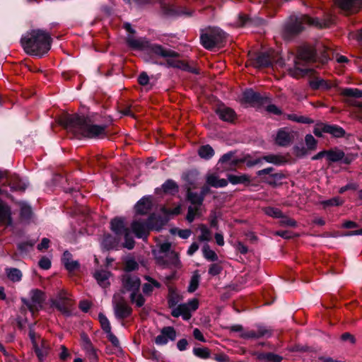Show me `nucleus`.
<instances>
[{"label":"nucleus","mask_w":362,"mask_h":362,"mask_svg":"<svg viewBox=\"0 0 362 362\" xmlns=\"http://www.w3.org/2000/svg\"><path fill=\"white\" fill-rule=\"evenodd\" d=\"M127 45L134 50L145 51L147 55L144 59L153 64L165 66L167 68L178 69L194 74H199V71L185 61L180 60V54L163 45L152 43L145 37L135 39L127 38Z\"/></svg>","instance_id":"1"},{"label":"nucleus","mask_w":362,"mask_h":362,"mask_svg":"<svg viewBox=\"0 0 362 362\" xmlns=\"http://www.w3.org/2000/svg\"><path fill=\"white\" fill-rule=\"evenodd\" d=\"M334 22V17L329 14L323 18L311 17L309 14L291 15L283 24L281 33L284 40L290 41L304 31L305 24L317 28H326Z\"/></svg>","instance_id":"2"},{"label":"nucleus","mask_w":362,"mask_h":362,"mask_svg":"<svg viewBox=\"0 0 362 362\" xmlns=\"http://www.w3.org/2000/svg\"><path fill=\"white\" fill-rule=\"evenodd\" d=\"M62 124L67 131L73 132L76 136L101 139L107 136V124H95L89 117L78 114L65 117L62 120Z\"/></svg>","instance_id":"3"},{"label":"nucleus","mask_w":362,"mask_h":362,"mask_svg":"<svg viewBox=\"0 0 362 362\" xmlns=\"http://www.w3.org/2000/svg\"><path fill=\"white\" fill-rule=\"evenodd\" d=\"M52 42L50 35L40 29L32 30L21 39V43L25 52L39 58L49 52Z\"/></svg>","instance_id":"4"},{"label":"nucleus","mask_w":362,"mask_h":362,"mask_svg":"<svg viewBox=\"0 0 362 362\" xmlns=\"http://www.w3.org/2000/svg\"><path fill=\"white\" fill-rule=\"evenodd\" d=\"M317 51L314 47L309 45L299 47L294 61L295 66L288 70L289 75L293 78H299L307 75L312 71V69L301 68L300 66H305L308 64L314 63L317 62Z\"/></svg>","instance_id":"5"},{"label":"nucleus","mask_w":362,"mask_h":362,"mask_svg":"<svg viewBox=\"0 0 362 362\" xmlns=\"http://www.w3.org/2000/svg\"><path fill=\"white\" fill-rule=\"evenodd\" d=\"M227 37V33L218 27L209 26L200 30V43L210 51L223 47Z\"/></svg>","instance_id":"6"},{"label":"nucleus","mask_w":362,"mask_h":362,"mask_svg":"<svg viewBox=\"0 0 362 362\" xmlns=\"http://www.w3.org/2000/svg\"><path fill=\"white\" fill-rule=\"evenodd\" d=\"M30 296L31 302L25 297L21 298L22 303L26 307L22 306L21 308V312L25 314L26 310H28L32 315L35 317L36 313L42 309L46 296L45 292L38 288L30 290Z\"/></svg>","instance_id":"7"},{"label":"nucleus","mask_w":362,"mask_h":362,"mask_svg":"<svg viewBox=\"0 0 362 362\" xmlns=\"http://www.w3.org/2000/svg\"><path fill=\"white\" fill-rule=\"evenodd\" d=\"M51 306L55 308L64 316L69 317L72 315L73 300L66 296L65 292L60 291L56 298L51 299Z\"/></svg>","instance_id":"8"},{"label":"nucleus","mask_w":362,"mask_h":362,"mask_svg":"<svg viewBox=\"0 0 362 362\" xmlns=\"http://www.w3.org/2000/svg\"><path fill=\"white\" fill-rule=\"evenodd\" d=\"M199 308V300L197 298L189 300L187 303L179 304L177 308L173 309L171 315L174 317L182 316L184 320H189L192 317V311H195Z\"/></svg>","instance_id":"9"},{"label":"nucleus","mask_w":362,"mask_h":362,"mask_svg":"<svg viewBox=\"0 0 362 362\" xmlns=\"http://www.w3.org/2000/svg\"><path fill=\"white\" fill-rule=\"evenodd\" d=\"M159 2L161 12L166 17H177L180 16L189 17L192 15L193 11L186 7L177 6L168 4L167 1Z\"/></svg>","instance_id":"10"},{"label":"nucleus","mask_w":362,"mask_h":362,"mask_svg":"<svg viewBox=\"0 0 362 362\" xmlns=\"http://www.w3.org/2000/svg\"><path fill=\"white\" fill-rule=\"evenodd\" d=\"M243 100L251 106H262L270 102L267 96L262 95L259 92L255 91L252 88H246L243 93Z\"/></svg>","instance_id":"11"},{"label":"nucleus","mask_w":362,"mask_h":362,"mask_svg":"<svg viewBox=\"0 0 362 362\" xmlns=\"http://www.w3.org/2000/svg\"><path fill=\"white\" fill-rule=\"evenodd\" d=\"M122 286V293L125 292L139 293L141 287V279L137 276H133L129 274H124L121 277Z\"/></svg>","instance_id":"12"},{"label":"nucleus","mask_w":362,"mask_h":362,"mask_svg":"<svg viewBox=\"0 0 362 362\" xmlns=\"http://www.w3.org/2000/svg\"><path fill=\"white\" fill-rule=\"evenodd\" d=\"M257 330H246L240 334V337L244 339H260L264 337H269L272 334V331L262 325H257Z\"/></svg>","instance_id":"13"},{"label":"nucleus","mask_w":362,"mask_h":362,"mask_svg":"<svg viewBox=\"0 0 362 362\" xmlns=\"http://www.w3.org/2000/svg\"><path fill=\"white\" fill-rule=\"evenodd\" d=\"M176 339V331L173 327L167 326L162 328L160 334L155 338V343L159 346L168 344V341H175Z\"/></svg>","instance_id":"14"},{"label":"nucleus","mask_w":362,"mask_h":362,"mask_svg":"<svg viewBox=\"0 0 362 362\" xmlns=\"http://www.w3.org/2000/svg\"><path fill=\"white\" fill-rule=\"evenodd\" d=\"M215 112L221 120L228 123H233L237 117L235 112L224 104L219 105L215 109Z\"/></svg>","instance_id":"15"},{"label":"nucleus","mask_w":362,"mask_h":362,"mask_svg":"<svg viewBox=\"0 0 362 362\" xmlns=\"http://www.w3.org/2000/svg\"><path fill=\"white\" fill-rule=\"evenodd\" d=\"M132 232L138 238L147 240L149 235L150 228H148V223L139 221H134L131 224Z\"/></svg>","instance_id":"16"},{"label":"nucleus","mask_w":362,"mask_h":362,"mask_svg":"<svg viewBox=\"0 0 362 362\" xmlns=\"http://www.w3.org/2000/svg\"><path fill=\"white\" fill-rule=\"evenodd\" d=\"M178 192L179 185L175 180L172 179H168L165 181L160 187H157L155 189V193L157 194L163 193L165 194H170L174 196L178 193Z\"/></svg>","instance_id":"17"},{"label":"nucleus","mask_w":362,"mask_h":362,"mask_svg":"<svg viewBox=\"0 0 362 362\" xmlns=\"http://www.w3.org/2000/svg\"><path fill=\"white\" fill-rule=\"evenodd\" d=\"M264 20L261 18H251L245 13H239L238 24L241 27H257L262 25Z\"/></svg>","instance_id":"18"},{"label":"nucleus","mask_w":362,"mask_h":362,"mask_svg":"<svg viewBox=\"0 0 362 362\" xmlns=\"http://www.w3.org/2000/svg\"><path fill=\"white\" fill-rule=\"evenodd\" d=\"M110 230L117 236H122L124 233L129 230L125 226L124 218L116 216L110 221Z\"/></svg>","instance_id":"19"},{"label":"nucleus","mask_w":362,"mask_h":362,"mask_svg":"<svg viewBox=\"0 0 362 362\" xmlns=\"http://www.w3.org/2000/svg\"><path fill=\"white\" fill-rule=\"evenodd\" d=\"M146 221L151 230L160 231L166 224L168 220L160 215L151 214L146 219Z\"/></svg>","instance_id":"20"},{"label":"nucleus","mask_w":362,"mask_h":362,"mask_svg":"<svg viewBox=\"0 0 362 362\" xmlns=\"http://www.w3.org/2000/svg\"><path fill=\"white\" fill-rule=\"evenodd\" d=\"M252 64L255 68H268L272 66V62L270 55L267 52H261L251 59Z\"/></svg>","instance_id":"21"},{"label":"nucleus","mask_w":362,"mask_h":362,"mask_svg":"<svg viewBox=\"0 0 362 362\" xmlns=\"http://www.w3.org/2000/svg\"><path fill=\"white\" fill-rule=\"evenodd\" d=\"M135 211L139 215H146L152 209V199L151 196H144L137 202Z\"/></svg>","instance_id":"22"},{"label":"nucleus","mask_w":362,"mask_h":362,"mask_svg":"<svg viewBox=\"0 0 362 362\" xmlns=\"http://www.w3.org/2000/svg\"><path fill=\"white\" fill-rule=\"evenodd\" d=\"M0 223L6 226L13 225L11 207L0 198Z\"/></svg>","instance_id":"23"},{"label":"nucleus","mask_w":362,"mask_h":362,"mask_svg":"<svg viewBox=\"0 0 362 362\" xmlns=\"http://www.w3.org/2000/svg\"><path fill=\"white\" fill-rule=\"evenodd\" d=\"M293 137L285 128L278 129L275 138L276 144L279 146H288L293 141Z\"/></svg>","instance_id":"24"},{"label":"nucleus","mask_w":362,"mask_h":362,"mask_svg":"<svg viewBox=\"0 0 362 362\" xmlns=\"http://www.w3.org/2000/svg\"><path fill=\"white\" fill-rule=\"evenodd\" d=\"M115 315L117 319L124 320L132 313V308L124 302H119L114 307Z\"/></svg>","instance_id":"25"},{"label":"nucleus","mask_w":362,"mask_h":362,"mask_svg":"<svg viewBox=\"0 0 362 362\" xmlns=\"http://www.w3.org/2000/svg\"><path fill=\"white\" fill-rule=\"evenodd\" d=\"M251 355L255 356L258 361L265 362H281L283 357L273 352L252 351Z\"/></svg>","instance_id":"26"},{"label":"nucleus","mask_w":362,"mask_h":362,"mask_svg":"<svg viewBox=\"0 0 362 362\" xmlns=\"http://www.w3.org/2000/svg\"><path fill=\"white\" fill-rule=\"evenodd\" d=\"M120 237L107 233L104 235L102 241V246L105 250H117L119 247Z\"/></svg>","instance_id":"27"},{"label":"nucleus","mask_w":362,"mask_h":362,"mask_svg":"<svg viewBox=\"0 0 362 362\" xmlns=\"http://www.w3.org/2000/svg\"><path fill=\"white\" fill-rule=\"evenodd\" d=\"M6 182L11 192H24L27 188V185L16 175H9Z\"/></svg>","instance_id":"28"},{"label":"nucleus","mask_w":362,"mask_h":362,"mask_svg":"<svg viewBox=\"0 0 362 362\" xmlns=\"http://www.w3.org/2000/svg\"><path fill=\"white\" fill-rule=\"evenodd\" d=\"M309 86L313 90H329L332 88V84L329 81L315 77L309 81Z\"/></svg>","instance_id":"29"},{"label":"nucleus","mask_w":362,"mask_h":362,"mask_svg":"<svg viewBox=\"0 0 362 362\" xmlns=\"http://www.w3.org/2000/svg\"><path fill=\"white\" fill-rule=\"evenodd\" d=\"M322 131L336 139L343 138L346 135V131L341 127L334 124L325 123V127Z\"/></svg>","instance_id":"30"},{"label":"nucleus","mask_w":362,"mask_h":362,"mask_svg":"<svg viewBox=\"0 0 362 362\" xmlns=\"http://www.w3.org/2000/svg\"><path fill=\"white\" fill-rule=\"evenodd\" d=\"M346 14L357 12L362 7V1H335Z\"/></svg>","instance_id":"31"},{"label":"nucleus","mask_w":362,"mask_h":362,"mask_svg":"<svg viewBox=\"0 0 362 362\" xmlns=\"http://www.w3.org/2000/svg\"><path fill=\"white\" fill-rule=\"evenodd\" d=\"M284 178H286V175L283 173H274L270 176L262 177V182L272 187H276L282 185L281 180Z\"/></svg>","instance_id":"32"},{"label":"nucleus","mask_w":362,"mask_h":362,"mask_svg":"<svg viewBox=\"0 0 362 362\" xmlns=\"http://www.w3.org/2000/svg\"><path fill=\"white\" fill-rule=\"evenodd\" d=\"M112 273L109 271L100 269L94 272L93 276L97 281L98 284L103 288H107L110 285L109 278Z\"/></svg>","instance_id":"33"},{"label":"nucleus","mask_w":362,"mask_h":362,"mask_svg":"<svg viewBox=\"0 0 362 362\" xmlns=\"http://www.w3.org/2000/svg\"><path fill=\"white\" fill-rule=\"evenodd\" d=\"M227 178L229 182L234 185L243 184L245 187H249L250 185V176L247 174H242L240 175L228 174Z\"/></svg>","instance_id":"34"},{"label":"nucleus","mask_w":362,"mask_h":362,"mask_svg":"<svg viewBox=\"0 0 362 362\" xmlns=\"http://www.w3.org/2000/svg\"><path fill=\"white\" fill-rule=\"evenodd\" d=\"M235 154V151H228V153L223 154L218 160V163L223 164H228L230 167H235L240 163L243 162V160H240L237 158H233Z\"/></svg>","instance_id":"35"},{"label":"nucleus","mask_w":362,"mask_h":362,"mask_svg":"<svg viewBox=\"0 0 362 362\" xmlns=\"http://www.w3.org/2000/svg\"><path fill=\"white\" fill-rule=\"evenodd\" d=\"M259 3H262V11L264 12L268 16L273 17L276 11L278 8L280 6L279 4H276V1H259Z\"/></svg>","instance_id":"36"},{"label":"nucleus","mask_w":362,"mask_h":362,"mask_svg":"<svg viewBox=\"0 0 362 362\" xmlns=\"http://www.w3.org/2000/svg\"><path fill=\"white\" fill-rule=\"evenodd\" d=\"M186 199L194 206H202L204 202L203 198L199 196V194L192 192L189 187L186 191Z\"/></svg>","instance_id":"37"},{"label":"nucleus","mask_w":362,"mask_h":362,"mask_svg":"<svg viewBox=\"0 0 362 362\" xmlns=\"http://www.w3.org/2000/svg\"><path fill=\"white\" fill-rule=\"evenodd\" d=\"M5 272L8 279L13 282H18L22 279L23 274L18 268L8 267Z\"/></svg>","instance_id":"38"},{"label":"nucleus","mask_w":362,"mask_h":362,"mask_svg":"<svg viewBox=\"0 0 362 362\" xmlns=\"http://www.w3.org/2000/svg\"><path fill=\"white\" fill-rule=\"evenodd\" d=\"M214 153V148L209 144L201 146L198 150V155L206 160H210Z\"/></svg>","instance_id":"39"},{"label":"nucleus","mask_w":362,"mask_h":362,"mask_svg":"<svg viewBox=\"0 0 362 362\" xmlns=\"http://www.w3.org/2000/svg\"><path fill=\"white\" fill-rule=\"evenodd\" d=\"M168 305L170 308H175L176 305L181 300V296L172 288H169V293L167 297Z\"/></svg>","instance_id":"40"},{"label":"nucleus","mask_w":362,"mask_h":362,"mask_svg":"<svg viewBox=\"0 0 362 362\" xmlns=\"http://www.w3.org/2000/svg\"><path fill=\"white\" fill-rule=\"evenodd\" d=\"M124 268L123 270L126 273H129L132 272H134L139 269V265L138 262L135 260L134 257H126L124 261Z\"/></svg>","instance_id":"41"},{"label":"nucleus","mask_w":362,"mask_h":362,"mask_svg":"<svg viewBox=\"0 0 362 362\" xmlns=\"http://www.w3.org/2000/svg\"><path fill=\"white\" fill-rule=\"evenodd\" d=\"M33 211L31 206L24 204L21 206L20 218L21 221L29 223L33 217Z\"/></svg>","instance_id":"42"},{"label":"nucleus","mask_w":362,"mask_h":362,"mask_svg":"<svg viewBox=\"0 0 362 362\" xmlns=\"http://www.w3.org/2000/svg\"><path fill=\"white\" fill-rule=\"evenodd\" d=\"M344 152L341 150H327V160L330 163H336L342 160Z\"/></svg>","instance_id":"43"},{"label":"nucleus","mask_w":362,"mask_h":362,"mask_svg":"<svg viewBox=\"0 0 362 362\" xmlns=\"http://www.w3.org/2000/svg\"><path fill=\"white\" fill-rule=\"evenodd\" d=\"M35 244V241L33 240L20 242L17 244V249L21 253L27 254L33 249Z\"/></svg>","instance_id":"44"},{"label":"nucleus","mask_w":362,"mask_h":362,"mask_svg":"<svg viewBox=\"0 0 362 362\" xmlns=\"http://www.w3.org/2000/svg\"><path fill=\"white\" fill-rule=\"evenodd\" d=\"M129 299L132 303H134L136 307L141 308L144 306L146 302V299L141 293H131Z\"/></svg>","instance_id":"45"},{"label":"nucleus","mask_w":362,"mask_h":362,"mask_svg":"<svg viewBox=\"0 0 362 362\" xmlns=\"http://www.w3.org/2000/svg\"><path fill=\"white\" fill-rule=\"evenodd\" d=\"M203 255L205 259L211 262H216L218 259L217 254L212 250L210 249V246L208 244H205L202 248Z\"/></svg>","instance_id":"46"},{"label":"nucleus","mask_w":362,"mask_h":362,"mask_svg":"<svg viewBox=\"0 0 362 362\" xmlns=\"http://www.w3.org/2000/svg\"><path fill=\"white\" fill-rule=\"evenodd\" d=\"M200 281V275L198 272L196 271L192 276L189 281V284L187 288V291L189 293H194L199 287Z\"/></svg>","instance_id":"47"},{"label":"nucleus","mask_w":362,"mask_h":362,"mask_svg":"<svg viewBox=\"0 0 362 362\" xmlns=\"http://www.w3.org/2000/svg\"><path fill=\"white\" fill-rule=\"evenodd\" d=\"M262 160H265L267 163H273L276 165H281L284 160V158L278 155L269 154L262 157Z\"/></svg>","instance_id":"48"},{"label":"nucleus","mask_w":362,"mask_h":362,"mask_svg":"<svg viewBox=\"0 0 362 362\" xmlns=\"http://www.w3.org/2000/svg\"><path fill=\"white\" fill-rule=\"evenodd\" d=\"M344 200L339 197H334L329 199L324 200L321 202L322 205L325 207L329 206H339L342 205Z\"/></svg>","instance_id":"49"},{"label":"nucleus","mask_w":362,"mask_h":362,"mask_svg":"<svg viewBox=\"0 0 362 362\" xmlns=\"http://www.w3.org/2000/svg\"><path fill=\"white\" fill-rule=\"evenodd\" d=\"M361 90L358 88H345L342 89L341 95L346 97L360 98H361Z\"/></svg>","instance_id":"50"},{"label":"nucleus","mask_w":362,"mask_h":362,"mask_svg":"<svg viewBox=\"0 0 362 362\" xmlns=\"http://www.w3.org/2000/svg\"><path fill=\"white\" fill-rule=\"evenodd\" d=\"M33 350L40 362H42L48 354V349L43 343L41 348L37 344L33 347Z\"/></svg>","instance_id":"51"},{"label":"nucleus","mask_w":362,"mask_h":362,"mask_svg":"<svg viewBox=\"0 0 362 362\" xmlns=\"http://www.w3.org/2000/svg\"><path fill=\"white\" fill-rule=\"evenodd\" d=\"M122 235L124 238V243L122 244L123 247L128 250H132L135 245V241L133 237L131 235L130 229L124 233Z\"/></svg>","instance_id":"52"},{"label":"nucleus","mask_w":362,"mask_h":362,"mask_svg":"<svg viewBox=\"0 0 362 362\" xmlns=\"http://www.w3.org/2000/svg\"><path fill=\"white\" fill-rule=\"evenodd\" d=\"M193 354L198 358L206 359L210 358V350L206 347L194 348Z\"/></svg>","instance_id":"53"},{"label":"nucleus","mask_w":362,"mask_h":362,"mask_svg":"<svg viewBox=\"0 0 362 362\" xmlns=\"http://www.w3.org/2000/svg\"><path fill=\"white\" fill-rule=\"evenodd\" d=\"M98 320L100 323V326L103 332H110V330L111 329L110 321L103 313H100L98 314Z\"/></svg>","instance_id":"54"},{"label":"nucleus","mask_w":362,"mask_h":362,"mask_svg":"<svg viewBox=\"0 0 362 362\" xmlns=\"http://www.w3.org/2000/svg\"><path fill=\"white\" fill-rule=\"evenodd\" d=\"M265 214L275 218H281L283 217V212L278 208L268 206L264 209Z\"/></svg>","instance_id":"55"},{"label":"nucleus","mask_w":362,"mask_h":362,"mask_svg":"<svg viewBox=\"0 0 362 362\" xmlns=\"http://www.w3.org/2000/svg\"><path fill=\"white\" fill-rule=\"evenodd\" d=\"M202 234L199 236V241H209L211 240V232L204 224L200 225Z\"/></svg>","instance_id":"56"},{"label":"nucleus","mask_w":362,"mask_h":362,"mask_svg":"<svg viewBox=\"0 0 362 362\" xmlns=\"http://www.w3.org/2000/svg\"><path fill=\"white\" fill-rule=\"evenodd\" d=\"M305 141L308 150L314 151L316 149L317 141L313 135L307 134L305 137Z\"/></svg>","instance_id":"57"},{"label":"nucleus","mask_w":362,"mask_h":362,"mask_svg":"<svg viewBox=\"0 0 362 362\" xmlns=\"http://www.w3.org/2000/svg\"><path fill=\"white\" fill-rule=\"evenodd\" d=\"M280 225L295 228L297 226V222L294 219L288 218L283 214V217H281Z\"/></svg>","instance_id":"58"},{"label":"nucleus","mask_w":362,"mask_h":362,"mask_svg":"<svg viewBox=\"0 0 362 362\" xmlns=\"http://www.w3.org/2000/svg\"><path fill=\"white\" fill-rule=\"evenodd\" d=\"M199 206H189L187 209V214L186 216V220L189 223H192L196 217V211H198Z\"/></svg>","instance_id":"59"},{"label":"nucleus","mask_w":362,"mask_h":362,"mask_svg":"<svg viewBox=\"0 0 362 362\" xmlns=\"http://www.w3.org/2000/svg\"><path fill=\"white\" fill-rule=\"evenodd\" d=\"M176 231H177V235L179 237L182 239H187L192 233V230L190 229L173 228L170 230V232L173 234H175Z\"/></svg>","instance_id":"60"},{"label":"nucleus","mask_w":362,"mask_h":362,"mask_svg":"<svg viewBox=\"0 0 362 362\" xmlns=\"http://www.w3.org/2000/svg\"><path fill=\"white\" fill-rule=\"evenodd\" d=\"M218 180V177L214 174H209L206 177V183L210 187H213L215 188H217Z\"/></svg>","instance_id":"61"},{"label":"nucleus","mask_w":362,"mask_h":362,"mask_svg":"<svg viewBox=\"0 0 362 362\" xmlns=\"http://www.w3.org/2000/svg\"><path fill=\"white\" fill-rule=\"evenodd\" d=\"M222 270L223 267L220 264L214 263L210 265L208 272L210 275L214 276L220 274Z\"/></svg>","instance_id":"62"},{"label":"nucleus","mask_w":362,"mask_h":362,"mask_svg":"<svg viewBox=\"0 0 362 362\" xmlns=\"http://www.w3.org/2000/svg\"><path fill=\"white\" fill-rule=\"evenodd\" d=\"M64 267L69 272H73L80 269V264L76 260H72L71 262H66Z\"/></svg>","instance_id":"63"},{"label":"nucleus","mask_w":362,"mask_h":362,"mask_svg":"<svg viewBox=\"0 0 362 362\" xmlns=\"http://www.w3.org/2000/svg\"><path fill=\"white\" fill-rule=\"evenodd\" d=\"M86 353L90 362H98V357L94 347L87 348Z\"/></svg>","instance_id":"64"}]
</instances>
